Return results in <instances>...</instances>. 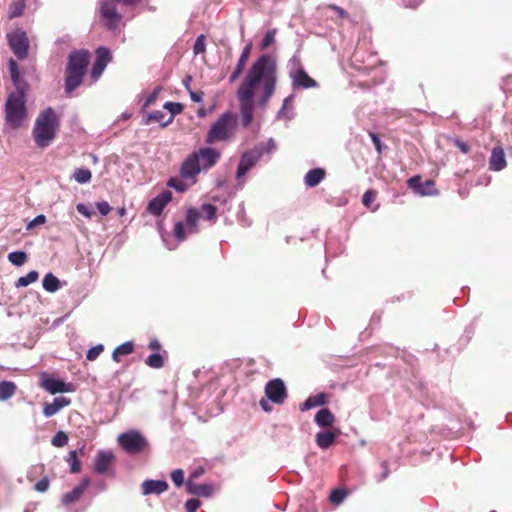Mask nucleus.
Returning a JSON list of instances; mask_svg holds the SVG:
<instances>
[{"instance_id": "a878e982", "label": "nucleus", "mask_w": 512, "mask_h": 512, "mask_svg": "<svg viewBox=\"0 0 512 512\" xmlns=\"http://www.w3.org/2000/svg\"><path fill=\"white\" fill-rule=\"evenodd\" d=\"M325 177V171L322 168H314L307 172L304 178L307 187L317 186Z\"/></svg>"}, {"instance_id": "a211bd4d", "label": "nucleus", "mask_w": 512, "mask_h": 512, "mask_svg": "<svg viewBox=\"0 0 512 512\" xmlns=\"http://www.w3.org/2000/svg\"><path fill=\"white\" fill-rule=\"evenodd\" d=\"M114 459V455L110 451H99L96 454L95 462H94V469L99 474H104L111 464L112 460Z\"/></svg>"}, {"instance_id": "8fccbe9b", "label": "nucleus", "mask_w": 512, "mask_h": 512, "mask_svg": "<svg viewBox=\"0 0 512 512\" xmlns=\"http://www.w3.org/2000/svg\"><path fill=\"white\" fill-rule=\"evenodd\" d=\"M294 99V94H291L289 96H287L284 100H283V104H282V107L280 109V111L278 112V115L277 117L278 118H288L290 119L292 116H286V109L288 108V105L293 101Z\"/></svg>"}, {"instance_id": "1a4fd4ad", "label": "nucleus", "mask_w": 512, "mask_h": 512, "mask_svg": "<svg viewBox=\"0 0 512 512\" xmlns=\"http://www.w3.org/2000/svg\"><path fill=\"white\" fill-rule=\"evenodd\" d=\"M201 218V212L196 208H189L186 212V228L182 222H177L174 227V235L179 241L186 238L188 234L196 233L198 231V221Z\"/></svg>"}, {"instance_id": "2eb2a0df", "label": "nucleus", "mask_w": 512, "mask_h": 512, "mask_svg": "<svg viewBox=\"0 0 512 512\" xmlns=\"http://www.w3.org/2000/svg\"><path fill=\"white\" fill-rule=\"evenodd\" d=\"M171 199L172 193L170 191H163L149 202L148 211L155 216L160 215Z\"/></svg>"}, {"instance_id": "0e129e2a", "label": "nucleus", "mask_w": 512, "mask_h": 512, "mask_svg": "<svg viewBox=\"0 0 512 512\" xmlns=\"http://www.w3.org/2000/svg\"><path fill=\"white\" fill-rule=\"evenodd\" d=\"M370 136H371L372 142H373L376 150L378 152H380L381 151V141H380V138L376 134H374V133H370Z\"/></svg>"}, {"instance_id": "20e7f679", "label": "nucleus", "mask_w": 512, "mask_h": 512, "mask_svg": "<svg viewBox=\"0 0 512 512\" xmlns=\"http://www.w3.org/2000/svg\"><path fill=\"white\" fill-rule=\"evenodd\" d=\"M58 126V119L51 107L41 111L35 120L33 127V137L35 143L40 148H45L50 145L56 135V128Z\"/></svg>"}, {"instance_id": "f3484780", "label": "nucleus", "mask_w": 512, "mask_h": 512, "mask_svg": "<svg viewBox=\"0 0 512 512\" xmlns=\"http://www.w3.org/2000/svg\"><path fill=\"white\" fill-rule=\"evenodd\" d=\"M71 400L64 396L54 398L52 403H46L43 408V414L46 417H52L57 414L62 408L69 406Z\"/></svg>"}, {"instance_id": "9d476101", "label": "nucleus", "mask_w": 512, "mask_h": 512, "mask_svg": "<svg viewBox=\"0 0 512 512\" xmlns=\"http://www.w3.org/2000/svg\"><path fill=\"white\" fill-rule=\"evenodd\" d=\"M8 44L15 56L22 60L28 55L29 39L25 31L16 29L7 35Z\"/></svg>"}, {"instance_id": "aec40b11", "label": "nucleus", "mask_w": 512, "mask_h": 512, "mask_svg": "<svg viewBox=\"0 0 512 512\" xmlns=\"http://www.w3.org/2000/svg\"><path fill=\"white\" fill-rule=\"evenodd\" d=\"M338 435H339L338 431H330V430L320 431L316 434L315 441H316V444L321 449H327L332 444H334Z\"/></svg>"}, {"instance_id": "9b49d317", "label": "nucleus", "mask_w": 512, "mask_h": 512, "mask_svg": "<svg viewBox=\"0 0 512 512\" xmlns=\"http://www.w3.org/2000/svg\"><path fill=\"white\" fill-rule=\"evenodd\" d=\"M265 394L273 403L282 404L287 398L284 382L279 378L270 380L265 386Z\"/></svg>"}, {"instance_id": "e2e57ef3", "label": "nucleus", "mask_w": 512, "mask_h": 512, "mask_svg": "<svg viewBox=\"0 0 512 512\" xmlns=\"http://www.w3.org/2000/svg\"><path fill=\"white\" fill-rule=\"evenodd\" d=\"M204 469L202 467H198L195 470H193L189 476L188 480H193L199 478L201 475H203Z\"/></svg>"}, {"instance_id": "f03ea898", "label": "nucleus", "mask_w": 512, "mask_h": 512, "mask_svg": "<svg viewBox=\"0 0 512 512\" xmlns=\"http://www.w3.org/2000/svg\"><path fill=\"white\" fill-rule=\"evenodd\" d=\"M220 157V152L215 148H200L185 159L180 170L181 176L192 180V183H194L195 176L201 171H206L215 166Z\"/></svg>"}, {"instance_id": "7c9ffc66", "label": "nucleus", "mask_w": 512, "mask_h": 512, "mask_svg": "<svg viewBox=\"0 0 512 512\" xmlns=\"http://www.w3.org/2000/svg\"><path fill=\"white\" fill-rule=\"evenodd\" d=\"M73 178L79 184H85L90 182L92 174L87 168H78L74 171Z\"/></svg>"}, {"instance_id": "4468645a", "label": "nucleus", "mask_w": 512, "mask_h": 512, "mask_svg": "<svg viewBox=\"0 0 512 512\" xmlns=\"http://www.w3.org/2000/svg\"><path fill=\"white\" fill-rule=\"evenodd\" d=\"M43 388L51 394L73 392L74 385L72 383H66L56 378H47L43 380Z\"/></svg>"}, {"instance_id": "bb28decb", "label": "nucleus", "mask_w": 512, "mask_h": 512, "mask_svg": "<svg viewBox=\"0 0 512 512\" xmlns=\"http://www.w3.org/2000/svg\"><path fill=\"white\" fill-rule=\"evenodd\" d=\"M172 121V116L165 120V114L162 111H153L147 116L145 124L159 123L161 127H166L167 125L172 123Z\"/></svg>"}, {"instance_id": "a19ab883", "label": "nucleus", "mask_w": 512, "mask_h": 512, "mask_svg": "<svg viewBox=\"0 0 512 512\" xmlns=\"http://www.w3.org/2000/svg\"><path fill=\"white\" fill-rule=\"evenodd\" d=\"M376 199V192L373 190H368L364 193L362 197V203L365 207L370 208L372 211H376L378 209V206L371 207V204Z\"/></svg>"}, {"instance_id": "a18cd8bd", "label": "nucleus", "mask_w": 512, "mask_h": 512, "mask_svg": "<svg viewBox=\"0 0 512 512\" xmlns=\"http://www.w3.org/2000/svg\"><path fill=\"white\" fill-rule=\"evenodd\" d=\"M167 185L171 188H174L178 192H184L188 189V185L178 178H171Z\"/></svg>"}, {"instance_id": "6e6d98bb", "label": "nucleus", "mask_w": 512, "mask_h": 512, "mask_svg": "<svg viewBox=\"0 0 512 512\" xmlns=\"http://www.w3.org/2000/svg\"><path fill=\"white\" fill-rule=\"evenodd\" d=\"M48 488H49V481L46 477L42 478L35 484V490L38 492H41V493L46 492L48 490Z\"/></svg>"}, {"instance_id": "37998d69", "label": "nucleus", "mask_w": 512, "mask_h": 512, "mask_svg": "<svg viewBox=\"0 0 512 512\" xmlns=\"http://www.w3.org/2000/svg\"><path fill=\"white\" fill-rule=\"evenodd\" d=\"M275 36H276V30L275 29L268 30L266 32V34L264 35L262 41H261L260 48L262 50L267 49L271 44L274 43Z\"/></svg>"}, {"instance_id": "bf43d9fd", "label": "nucleus", "mask_w": 512, "mask_h": 512, "mask_svg": "<svg viewBox=\"0 0 512 512\" xmlns=\"http://www.w3.org/2000/svg\"><path fill=\"white\" fill-rule=\"evenodd\" d=\"M265 146L264 153H272L276 150V144L275 141L270 138L267 143H263Z\"/></svg>"}, {"instance_id": "4c0bfd02", "label": "nucleus", "mask_w": 512, "mask_h": 512, "mask_svg": "<svg viewBox=\"0 0 512 512\" xmlns=\"http://www.w3.org/2000/svg\"><path fill=\"white\" fill-rule=\"evenodd\" d=\"M66 460L70 466V471L72 473H78L80 471L81 464L80 461L78 460L77 452L75 450L69 452Z\"/></svg>"}, {"instance_id": "7ed1b4c3", "label": "nucleus", "mask_w": 512, "mask_h": 512, "mask_svg": "<svg viewBox=\"0 0 512 512\" xmlns=\"http://www.w3.org/2000/svg\"><path fill=\"white\" fill-rule=\"evenodd\" d=\"M90 54L87 50L73 51L68 56L65 70V92L70 94L83 81L89 64Z\"/></svg>"}, {"instance_id": "72a5a7b5", "label": "nucleus", "mask_w": 512, "mask_h": 512, "mask_svg": "<svg viewBox=\"0 0 512 512\" xmlns=\"http://www.w3.org/2000/svg\"><path fill=\"white\" fill-rule=\"evenodd\" d=\"M82 494H83V492L80 490V488H77L75 486L72 491L65 493L62 496L61 501L64 505H69V504L77 501L81 497Z\"/></svg>"}, {"instance_id": "39448f33", "label": "nucleus", "mask_w": 512, "mask_h": 512, "mask_svg": "<svg viewBox=\"0 0 512 512\" xmlns=\"http://www.w3.org/2000/svg\"><path fill=\"white\" fill-rule=\"evenodd\" d=\"M24 89H18L9 94L5 103V118L7 124L16 129L19 128L26 117Z\"/></svg>"}, {"instance_id": "b1692460", "label": "nucleus", "mask_w": 512, "mask_h": 512, "mask_svg": "<svg viewBox=\"0 0 512 512\" xmlns=\"http://www.w3.org/2000/svg\"><path fill=\"white\" fill-rule=\"evenodd\" d=\"M328 395L325 393H319L308 397L300 406L301 411H306L314 407L322 406L327 403Z\"/></svg>"}, {"instance_id": "79ce46f5", "label": "nucleus", "mask_w": 512, "mask_h": 512, "mask_svg": "<svg viewBox=\"0 0 512 512\" xmlns=\"http://www.w3.org/2000/svg\"><path fill=\"white\" fill-rule=\"evenodd\" d=\"M68 443V436L64 431H58L52 438L51 444L55 447H63Z\"/></svg>"}, {"instance_id": "c85d7f7f", "label": "nucleus", "mask_w": 512, "mask_h": 512, "mask_svg": "<svg viewBox=\"0 0 512 512\" xmlns=\"http://www.w3.org/2000/svg\"><path fill=\"white\" fill-rule=\"evenodd\" d=\"M42 285L47 292L54 293L60 288V281L52 273H48L44 276Z\"/></svg>"}, {"instance_id": "4be33fe9", "label": "nucleus", "mask_w": 512, "mask_h": 512, "mask_svg": "<svg viewBox=\"0 0 512 512\" xmlns=\"http://www.w3.org/2000/svg\"><path fill=\"white\" fill-rule=\"evenodd\" d=\"M489 164L490 169L494 171H501L506 167L505 154L501 147H495L492 150Z\"/></svg>"}, {"instance_id": "3c124183", "label": "nucleus", "mask_w": 512, "mask_h": 512, "mask_svg": "<svg viewBox=\"0 0 512 512\" xmlns=\"http://www.w3.org/2000/svg\"><path fill=\"white\" fill-rule=\"evenodd\" d=\"M104 347L102 344L96 345L92 348H90L87 352L86 358L90 361L95 360L100 353L103 351Z\"/></svg>"}, {"instance_id": "58836bf2", "label": "nucleus", "mask_w": 512, "mask_h": 512, "mask_svg": "<svg viewBox=\"0 0 512 512\" xmlns=\"http://www.w3.org/2000/svg\"><path fill=\"white\" fill-rule=\"evenodd\" d=\"M145 363L149 367L155 368V369H159V368L163 367V365H164L163 357L159 353H153V354L149 355L147 357V359L145 360Z\"/></svg>"}, {"instance_id": "423d86ee", "label": "nucleus", "mask_w": 512, "mask_h": 512, "mask_svg": "<svg viewBox=\"0 0 512 512\" xmlns=\"http://www.w3.org/2000/svg\"><path fill=\"white\" fill-rule=\"evenodd\" d=\"M236 125V116L231 112L222 114L210 127L206 142L213 144L219 141L227 140L234 131Z\"/></svg>"}, {"instance_id": "5fc2aeb1", "label": "nucleus", "mask_w": 512, "mask_h": 512, "mask_svg": "<svg viewBox=\"0 0 512 512\" xmlns=\"http://www.w3.org/2000/svg\"><path fill=\"white\" fill-rule=\"evenodd\" d=\"M453 143L462 153L468 154L470 152V146L461 139L455 138L453 139Z\"/></svg>"}, {"instance_id": "864d4df0", "label": "nucleus", "mask_w": 512, "mask_h": 512, "mask_svg": "<svg viewBox=\"0 0 512 512\" xmlns=\"http://www.w3.org/2000/svg\"><path fill=\"white\" fill-rule=\"evenodd\" d=\"M200 505L201 502L198 499H188L185 503V510L186 512H196Z\"/></svg>"}, {"instance_id": "c756f323", "label": "nucleus", "mask_w": 512, "mask_h": 512, "mask_svg": "<svg viewBox=\"0 0 512 512\" xmlns=\"http://www.w3.org/2000/svg\"><path fill=\"white\" fill-rule=\"evenodd\" d=\"M16 392V385L11 381L0 382V400L6 401Z\"/></svg>"}, {"instance_id": "13d9d810", "label": "nucleus", "mask_w": 512, "mask_h": 512, "mask_svg": "<svg viewBox=\"0 0 512 512\" xmlns=\"http://www.w3.org/2000/svg\"><path fill=\"white\" fill-rule=\"evenodd\" d=\"M76 209H77V211H78L81 215H83V216H85V217H87V218H90V217L92 216V212L90 211V209L88 208V206H87V205H85V204H83V203H79V204H77Z\"/></svg>"}, {"instance_id": "6e6552de", "label": "nucleus", "mask_w": 512, "mask_h": 512, "mask_svg": "<svg viewBox=\"0 0 512 512\" xmlns=\"http://www.w3.org/2000/svg\"><path fill=\"white\" fill-rule=\"evenodd\" d=\"M264 149V144L260 143L253 149L242 154L236 171V178L238 180L244 177L247 172L256 165L259 159L264 155Z\"/></svg>"}, {"instance_id": "5701e85b", "label": "nucleus", "mask_w": 512, "mask_h": 512, "mask_svg": "<svg viewBox=\"0 0 512 512\" xmlns=\"http://www.w3.org/2000/svg\"><path fill=\"white\" fill-rule=\"evenodd\" d=\"M251 47H252L251 44H247L243 48L241 55L239 57L238 63L230 76V82H234L242 74L244 67L246 65V62L249 58V55L251 52Z\"/></svg>"}, {"instance_id": "0eeeda50", "label": "nucleus", "mask_w": 512, "mask_h": 512, "mask_svg": "<svg viewBox=\"0 0 512 512\" xmlns=\"http://www.w3.org/2000/svg\"><path fill=\"white\" fill-rule=\"evenodd\" d=\"M118 444L128 454H139L148 447L147 439L137 430H129L120 434Z\"/></svg>"}, {"instance_id": "cd10ccee", "label": "nucleus", "mask_w": 512, "mask_h": 512, "mask_svg": "<svg viewBox=\"0 0 512 512\" xmlns=\"http://www.w3.org/2000/svg\"><path fill=\"white\" fill-rule=\"evenodd\" d=\"M134 351V344L131 341H127L119 346H117L113 353L112 358L114 361L119 362L120 356L129 355Z\"/></svg>"}, {"instance_id": "473e14b6", "label": "nucleus", "mask_w": 512, "mask_h": 512, "mask_svg": "<svg viewBox=\"0 0 512 512\" xmlns=\"http://www.w3.org/2000/svg\"><path fill=\"white\" fill-rule=\"evenodd\" d=\"M39 274L37 271H30L25 276L20 277L17 282V287H26L37 281Z\"/></svg>"}, {"instance_id": "6ab92c4d", "label": "nucleus", "mask_w": 512, "mask_h": 512, "mask_svg": "<svg viewBox=\"0 0 512 512\" xmlns=\"http://www.w3.org/2000/svg\"><path fill=\"white\" fill-rule=\"evenodd\" d=\"M168 489V483L164 480H146L142 483L144 495H159Z\"/></svg>"}, {"instance_id": "338daca9", "label": "nucleus", "mask_w": 512, "mask_h": 512, "mask_svg": "<svg viewBox=\"0 0 512 512\" xmlns=\"http://www.w3.org/2000/svg\"><path fill=\"white\" fill-rule=\"evenodd\" d=\"M148 347L153 351H158L161 349V344L157 339H152Z\"/></svg>"}, {"instance_id": "c9c22d12", "label": "nucleus", "mask_w": 512, "mask_h": 512, "mask_svg": "<svg viewBox=\"0 0 512 512\" xmlns=\"http://www.w3.org/2000/svg\"><path fill=\"white\" fill-rule=\"evenodd\" d=\"M9 70H10L12 82H13L16 90L23 89L19 82L18 65H17V62L13 59L9 60Z\"/></svg>"}, {"instance_id": "dca6fc26", "label": "nucleus", "mask_w": 512, "mask_h": 512, "mask_svg": "<svg viewBox=\"0 0 512 512\" xmlns=\"http://www.w3.org/2000/svg\"><path fill=\"white\" fill-rule=\"evenodd\" d=\"M408 185L412 188L417 194L421 196L433 195L435 193L434 182L431 180H427L424 183L420 182V177L414 176L408 180Z\"/></svg>"}, {"instance_id": "603ef678", "label": "nucleus", "mask_w": 512, "mask_h": 512, "mask_svg": "<svg viewBox=\"0 0 512 512\" xmlns=\"http://www.w3.org/2000/svg\"><path fill=\"white\" fill-rule=\"evenodd\" d=\"M46 223V216L43 215V214H40L38 216H36L33 220H31L27 226H26V230L27 231H30L32 230L34 227L36 226H39V225H42Z\"/></svg>"}, {"instance_id": "c03bdc74", "label": "nucleus", "mask_w": 512, "mask_h": 512, "mask_svg": "<svg viewBox=\"0 0 512 512\" xmlns=\"http://www.w3.org/2000/svg\"><path fill=\"white\" fill-rule=\"evenodd\" d=\"M346 495H347V493L345 490L335 489L331 492L329 499L333 504L339 505L343 502Z\"/></svg>"}, {"instance_id": "ea45409f", "label": "nucleus", "mask_w": 512, "mask_h": 512, "mask_svg": "<svg viewBox=\"0 0 512 512\" xmlns=\"http://www.w3.org/2000/svg\"><path fill=\"white\" fill-rule=\"evenodd\" d=\"M25 9V0H17L10 6V18L19 17L23 14Z\"/></svg>"}, {"instance_id": "412c9836", "label": "nucleus", "mask_w": 512, "mask_h": 512, "mask_svg": "<svg viewBox=\"0 0 512 512\" xmlns=\"http://www.w3.org/2000/svg\"><path fill=\"white\" fill-rule=\"evenodd\" d=\"M186 491L188 494L209 497L212 494V486L209 484H197L191 480L185 483Z\"/></svg>"}, {"instance_id": "f257e3e1", "label": "nucleus", "mask_w": 512, "mask_h": 512, "mask_svg": "<svg viewBox=\"0 0 512 512\" xmlns=\"http://www.w3.org/2000/svg\"><path fill=\"white\" fill-rule=\"evenodd\" d=\"M276 84V60L271 55L263 54L249 68L237 90L241 125L244 128L251 125L257 106L266 107L275 92Z\"/></svg>"}, {"instance_id": "774afa93", "label": "nucleus", "mask_w": 512, "mask_h": 512, "mask_svg": "<svg viewBox=\"0 0 512 512\" xmlns=\"http://www.w3.org/2000/svg\"><path fill=\"white\" fill-rule=\"evenodd\" d=\"M159 91H160V88L155 89V91L147 98V100L145 102V106H149L150 104H152L155 101Z\"/></svg>"}, {"instance_id": "49530a36", "label": "nucleus", "mask_w": 512, "mask_h": 512, "mask_svg": "<svg viewBox=\"0 0 512 512\" xmlns=\"http://www.w3.org/2000/svg\"><path fill=\"white\" fill-rule=\"evenodd\" d=\"M163 107H164V109L168 110L171 113L170 116H172L173 118L176 114L181 113L183 110L182 104L177 103V102L168 101L164 104Z\"/></svg>"}, {"instance_id": "680f3d73", "label": "nucleus", "mask_w": 512, "mask_h": 512, "mask_svg": "<svg viewBox=\"0 0 512 512\" xmlns=\"http://www.w3.org/2000/svg\"><path fill=\"white\" fill-rule=\"evenodd\" d=\"M189 95H190L191 100L194 102H201L203 99V92H201V91L196 92V91L189 90Z\"/></svg>"}, {"instance_id": "2f4dec72", "label": "nucleus", "mask_w": 512, "mask_h": 512, "mask_svg": "<svg viewBox=\"0 0 512 512\" xmlns=\"http://www.w3.org/2000/svg\"><path fill=\"white\" fill-rule=\"evenodd\" d=\"M216 207L212 204L205 203L201 206L200 212H201V218L203 217L206 220H216Z\"/></svg>"}, {"instance_id": "09e8293b", "label": "nucleus", "mask_w": 512, "mask_h": 512, "mask_svg": "<svg viewBox=\"0 0 512 512\" xmlns=\"http://www.w3.org/2000/svg\"><path fill=\"white\" fill-rule=\"evenodd\" d=\"M171 479L177 487H181L184 484V471L182 469L172 471Z\"/></svg>"}, {"instance_id": "69168bd1", "label": "nucleus", "mask_w": 512, "mask_h": 512, "mask_svg": "<svg viewBox=\"0 0 512 512\" xmlns=\"http://www.w3.org/2000/svg\"><path fill=\"white\" fill-rule=\"evenodd\" d=\"M89 484H90V479L85 477L81 480V482L76 487L80 488V490L82 492H84L87 489V487L89 486Z\"/></svg>"}, {"instance_id": "4d7b16f0", "label": "nucleus", "mask_w": 512, "mask_h": 512, "mask_svg": "<svg viewBox=\"0 0 512 512\" xmlns=\"http://www.w3.org/2000/svg\"><path fill=\"white\" fill-rule=\"evenodd\" d=\"M96 206L99 213L103 216L107 215L111 211V206L106 201L98 202Z\"/></svg>"}, {"instance_id": "e433bc0d", "label": "nucleus", "mask_w": 512, "mask_h": 512, "mask_svg": "<svg viewBox=\"0 0 512 512\" xmlns=\"http://www.w3.org/2000/svg\"><path fill=\"white\" fill-rule=\"evenodd\" d=\"M304 70L299 56L293 55L288 61V75L291 76L298 71Z\"/></svg>"}, {"instance_id": "ddd939ff", "label": "nucleus", "mask_w": 512, "mask_h": 512, "mask_svg": "<svg viewBox=\"0 0 512 512\" xmlns=\"http://www.w3.org/2000/svg\"><path fill=\"white\" fill-rule=\"evenodd\" d=\"M293 90L309 89L318 87L316 80L311 78L305 70L298 71L289 76Z\"/></svg>"}, {"instance_id": "f8f14e48", "label": "nucleus", "mask_w": 512, "mask_h": 512, "mask_svg": "<svg viewBox=\"0 0 512 512\" xmlns=\"http://www.w3.org/2000/svg\"><path fill=\"white\" fill-rule=\"evenodd\" d=\"M96 61L91 70V76L98 79L106 68L107 64L111 61V52L106 47H100L96 51Z\"/></svg>"}, {"instance_id": "393cba45", "label": "nucleus", "mask_w": 512, "mask_h": 512, "mask_svg": "<svg viewBox=\"0 0 512 512\" xmlns=\"http://www.w3.org/2000/svg\"><path fill=\"white\" fill-rule=\"evenodd\" d=\"M314 420L319 427H329L334 423L335 416L328 408H321Z\"/></svg>"}, {"instance_id": "052dcab7", "label": "nucleus", "mask_w": 512, "mask_h": 512, "mask_svg": "<svg viewBox=\"0 0 512 512\" xmlns=\"http://www.w3.org/2000/svg\"><path fill=\"white\" fill-rule=\"evenodd\" d=\"M381 466H382V468H383V473H382V474H381V476L378 478V481H379V482H380V481L385 480V479L389 476V474H390V470H389V468H388V463H387V461H383V462L381 463Z\"/></svg>"}, {"instance_id": "de8ad7c7", "label": "nucleus", "mask_w": 512, "mask_h": 512, "mask_svg": "<svg viewBox=\"0 0 512 512\" xmlns=\"http://www.w3.org/2000/svg\"><path fill=\"white\" fill-rule=\"evenodd\" d=\"M206 45H205V38L204 35H199L193 45V51L194 54H202L205 52Z\"/></svg>"}, {"instance_id": "f704fd0d", "label": "nucleus", "mask_w": 512, "mask_h": 512, "mask_svg": "<svg viewBox=\"0 0 512 512\" xmlns=\"http://www.w3.org/2000/svg\"><path fill=\"white\" fill-rule=\"evenodd\" d=\"M27 259L24 251H13L8 254V260L15 266H22Z\"/></svg>"}]
</instances>
